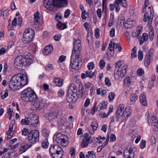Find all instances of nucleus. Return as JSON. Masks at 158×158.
<instances>
[{
  "label": "nucleus",
  "mask_w": 158,
  "mask_h": 158,
  "mask_svg": "<svg viewBox=\"0 0 158 158\" xmlns=\"http://www.w3.org/2000/svg\"><path fill=\"white\" fill-rule=\"evenodd\" d=\"M148 56H146L145 57V61L144 62V64L146 67H148L150 65L151 62V58L148 57Z\"/></svg>",
  "instance_id": "nucleus-31"
},
{
  "label": "nucleus",
  "mask_w": 158,
  "mask_h": 158,
  "mask_svg": "<svg viewBox=\"0 0 158 158\" xmlns=\"http://www.w3.org/2000/svg\"><path fill=\"white\" fill-rule=\"evenodd\" d=\"M81 41L79 39H77L74 42L73 50H79L81 51Z\"/></svg>",
  "instance_id": "nucleus-18"
},
{
  "label": "nucleus",
  "mask_w": 158,
  "mask_h": 158,
  "mask_svg": "<svg viewBox=\"0 0 158 158\" xmlns=\"http://www.w3.org/2000/svg\"><path fill=\"white\" fill-rule=\"evenodd\" d=\"M122 62L120 61L116 63L115 68L114 70V76L115 79H118L120 77H124L126 73V69L127 66L124 65L122 68Z\"/></svg>",
  "instance_id": "nucleus-4"
},
{
  "label": "nucleus",
  "mask_w": 158,
  "mask_h": 158,
  "mask_svg": "<svg viewBox=\"0 0 158 158\" xmlns=\"http://www.w3.org/2000/svg\"><path fill=\"white\" fill-rule=\"evenodd\" d=\"M138 58L139 60H141L143 59V52L141 50L138 52Z\"/></svg>",
  "instance_id": "nucleus-45"
},
{
  "label": "nucleus",
  "mask_w": 158,
  "mask_h": 158,
  "mask_svg": "<svg viewBox=\"0 0 158 158\" xmlns=\"http://www.w3.org/2000/svg\"><path fill=\"white\" fill-rule=\"evenodd\" d=\"M31 47V50L33 53H35L36 51V45L33 43L31 44L30 47Z\"/></svg>",
  "instance_id": "nucleus-46"
},
{
  "label": "nucleus",
  "mask_w": 158,
  "mask_h": 158,
  "mask_svg": "<svg viewBox=\"0 0 158 158\" xmlns=\"http://www.w3.org/2000/svg\"><path fill=\"white\" fill-rule=\"evenodd\" d=\"M99 66L101 69H102L105 66V63L103 60H101L99 63Z\"/></svg>",
  "instance_id": "nucleus-42"
},
{
  "label": "nucleus",
  "mask_w": 158,
  "mask_h": 158,
  "mask_svg": "<svg viewBox=\"0 0 158 158\" xmlns=\"http://www.w3.org/2000/svg\"><path fill=\"white\" fill-rule=\"evenodd\" d=\"M95 111L96 109H86V112L89 114H92L93 115L94 114Z\"/></svg>",
  "instance_id": "nucleus-52"
},
{
  "label": "nucleus",
  "mask_w": 158,
  "mask_h": 158,
  "mask_svg": "<svg viewBox=\"0 0 158 158\" xmlns=\"http://www.w3.org/2000/svg\"><path fill=\"white\" fill-rule=\"evenodd\" d=\"M77 89L75 86H70L68 90L66 97L67 101L70 103L74 102L77 99Z\"/></svg>",
  "instance_id": "nucleus-6"
},
{
  "label": "nucleus",
  "mask_w": 158,
  "mask_h": 158,
  "mask_svg": "<svg viewBox=\"0 0 158 158\" xmlns=\"http://www.w3.org/2000/svg\"><path fill=\"white\" fill-rule=\"evenodd\" d=\"M75 152L76 150L73 147H71L70 150V153L72 156L73 157L75 156Z\"/></svg>",
  "instance_id": "nucleus-57"
},
{
  "label": "nucleus",
  "mask_w": 158,
  "mask_h": 158,
  "mask_svg": "<svg viewBox=\"0 0 158 158\" xmlns=\"http://www.w3.org/2000/svg\"><path fill=\"white\" fill-rule=\"evenodd\" d=\"M141 39L144 41H147L148 39V34L145 33H143L142 36L141 37Z\"/></svg>",
  "instance_id": "nucleus-59"
},
{
  "label": "nucleus",
  "mask_w": 158,
  "mask_h": 158,
  "mask_svg": "<svg viewBox=\"0 0 158 158\" xmlns=\"http://www.w3.org/2000/svg\"><path fill=\"white\" fill-rule=\"evenodd\" d=\"M48 144L49 143L48 140L45 139L42 143V147L44 148H47L48 147Z\"/></svg>",
  "instance_id": "nucleus-37"
},
{
  "label": "nucleus",
  "mask_w": 158,
  "mask_h": 158,
  "mask_svg": "<svg viewBox=\"0 0 158 158\" xmlns=\"http://www.w3.org/2000/svg\"><path fill=\"white\" fill-rule=\"evenodd\" d=\"M14 132L13 130H9L6 132V134L8 135L7 139H11L13 135Z\"/></svg>",
  "instance_id": "nucleus-30"
},
{
  "label": "nucleus",
  "mask_w": 158,
  "mask_h": 158,
  "mask_svg": "<svg viewBox=\"0 0 158 158\" xmlns=\"http://www.w3.org/2000/svg\"><path fill=\"white\" fill-rule=\"evenodd\" d=\"M94 74V73L89 70L85 72V73H83L81 74V77L82 79L85 78L86 77L91 78L93 77Z\"/></svg>",
  "instance_id": "nucleus-17"
},
{
  "label": "nucleus",
  "mask_w": 158,
  "mask_h": 158,
  "mask_svg": "<svg viewBox=\"0 0 158 158\" xmlns=\"http://www.w3.org/2000/svg\"><path fill=\"white\" fill-rule=\"evenodd\" d=\"M70 14V11L69 9L66 10L64 13V17L65 18H68Z\"/></svg>",
  "instance_id": "nucleus-61"
},
{
  "label": "nucleus",
  "mask_w": 158,
  "mask_h": 158,
  "mask_svg": "<svg viewBox=\"0 0 158 158\" xmlns=\"http://www.w3.org/2000/svg\"><path fill=\"white\" fill-rule=\"evenodd\" d=\"M81 61H80L78 60H72L71 59L70 62H71V66L72 68L76 70H78L79 68V64L80 63V62Z\"/></svg>",
  "instance_id": "nucleus-19"
},
{
  "label": "nucleus",
  "mask_w": 158,
  "mask_h": 158,
  "mask_svg": "<svg viewBox=\"0 0 158 158\" xmlns=\"http://www.w3.org/2000/svg\"><path fill=\"white\" fill-rule=\"evenodd\" d=\"M113 42L111 41L109 45L108 49L110 51H113L114 50V48H113Z\"/></svg>",
  "instance_id": "nucleus-53"
},
{
  "label": "nucleus",
  "mask_w": 158,
  "mask_h": 158,
  "mask_svg": "<svg viewBox=\"0 0 158 158\" xmlns=\"http://www.w3.org/2000/svg\"><path fill=\"white\" fill-rule=\"evenodd\" d=\"M140 101L141 104L144 106L147 105V102L146 100V94L143 93L141 94L139 97Z\"/></svg>",
  "instance_id": "nucleus-20"
},
{
  "label": "nucleus",
  "mask_w": 158,
  "mask_h": 158,
  "mask_svg": "<svg viewBox=\"0 0 158 158\" xmlns=\"http://www.w3.org/2000/svg\"><path fill=\"white\" fill-rule=\"evenodd\" d=\"M136 151V148L133 147H127L124 150L123 153L124 158H133L134 152Z\"/></svg>",
  "instance_id": "nucleus-8"
},
{
  "label": "nucleus",
  "mask_w": 158,
  "mask_h": 158,
  "mask_svg": "<svg viewBox=\"0 0 158 158\" xmlns=\"http://www.w3.org/2000/svg\"><path fill=\"white\" fill-rule=\"evenodd\" d=\"M89 142V141L84 139L81 144V146L83 148L87 146Z\"/></svg>",
  "instance_id": "nucleus-49"
},
{
  "label": "nucleus",
  "mask_w": 158,
  "mask_h": 158,
  "mask_svg": "<svg viewBox=\"0 0 158 158\" xmlns=\"http://www.w3.org/2000/svg\"><path fill=\"white\" fill-rule=\"evenodd\" d=\"M30 42L33 41L35 35L34 31L30 29Z\"/></svg>",
  "instance_id": "nucleus-40"
},
{
  "label": "nucleus",
  "mask_w": 158,
  "mask_h": 158,
  "mask_svg": "<svg viewBox=\"0 0 158 158\" xmlns=\"http://www.w3.org/2000/svg\"><path fill=\"white\" fill-rule=\"evenodd\" d=\"M106 107L107 105L104 102H102L100 103L98 107V108L99 109H106Z\"/></svg>",
  "instance_id": "nucleus-38"
},
{
  "label": "nucleus",
  "mask_w": 158,
  "mask_h": 158,
  "mask_svg": "<svg viewBox=\"0 0 158 158\" xmlns=\"http://www.w3.org/2000/svg\"><path fill=\"white\" fill-rule=\"evenodd\" d=\"M53 69V67L52 65L50 64H48L45 67V69L48 71H51Z\"/></svg>",
  "instance_id": "nucleus-55"
},
{
  "label": "nucleus",
  "mask_w": 158,
  "mask_h": 158,
  "mask_svg": "<svg viewBox=\"0 0 158 158\" xmlns=\"http://www.w3.org/2000/svg\"><path fill=\"white\" fill-rule=\"evenodd\" d=\"M29 130L24 128L22 131V134L23 135L26 136L29 134Z\"/></svg>",
  "instance_id": "nucleus-51"
},
{
  "label": "nucleus",
  "mask_w": 158,
  "mask_h": 158,
  "mask_svg": "<svg viewBox=\"0 0 158 158\" xmlns=\"http://www.w3.org/2000/svg\"><path fill=\"white\" fill-rule=\"evenodd\" d=\"M53 81L57 86L60 87L62 85L63 80H61L59 78L55 77L53 79Z\"/></svg>",
  "instance_id": "nucleus-24"
},
{
  "label": "nucleus",
  "mask_w": 158,
  "mask_h": 158,
  "mask_svg": "<svg viewBox=\"0 0 158 158\" xmlns=\"http://www.w3.org/2000/svg\"><path fill=\"white\" fill-rule=\"evenodd\" d=\"M113 112L112 109H109L107 113L106 114L104 112L101 114V117L103 118L107 117L110 114Z\"/></svg>",
  "instance_id": "nucleus-35"
},
{
  "label": "nucleus",
  "mask_w": 158,
  "mask_h": 158,
  "mask_svg": "<svg viewBox=\"0 0 158 158\" xmlns=\"http://www.w3.org/2000/svg\"><path fill=\"white\" fill-rule=\"evenodd\" d=\"M53 139L59 145L64 147L68 145V139L66 135L59 133L54 135Z\"/></svg>",
  "instance_id": "nucleus-7"
},
{
  "label": "nucleus",
  "mask_w": 158,
  "mask_h": 158,
  "mask_svg": "<svg viewBox=\"0 0 158 158\" xmlns=\"http://www.w3.org/2000/svg\"><path fill=\"white\" fill-rule=\"evenodd\" d=\"M154 50L153 49L151 48L148 51V53H147L146 55V56H148V57L151 58V57L152 55H153Z\"/></svg>",
  "instance_id": "nucleus-44"
},
{
  "label": "nucleus",
  "mask_w": 158,
  "mask_h": 158,
  "mask_svg": "<svg viewBox=\"0 0 158 158\" xmlns=\"http://www.w3.org/2000/svg\"><path fill=\"white\" fill-rule=\"evenodd\" d=\"M30 147V145H28L27 143H23L21 144V148L20 149V150L22 151V152H25L27 150V149L28 148Z\"/></svg>",
  "instance_id": "nucleus-28"
},
{
  "label": "nucleus",
  "mask_w": 158,
  "mask_h": 158,
  "mask_svg": "<svg viewBox=\"0 0 158 158\" xmlns=\"http://www.w3.org/2000/svg\"><path fill=\"white\" fill-rule=\"evenodd\" d=\"M28 79L27 76L22 73L15 75L11 78L9 83V86L12 90H17L20 86L22 87L27 84Z\"/></svg>",
  "instance_id": "nucleus-1"
},
{
  "label": "nucleus",
  "mask_w": 158,
  "mask_h": 158,
  "mask_svg": "<svg viewBox=\"0 0 158 158\" xmlns=\"http://www.w3.org/2000/svg\"><path fill=\"white\" fill-rule=\"evenodd\" d=\"M22 41L24 44L30 42V28L26 29L23 32Z\"/></svg>",
  "instance_id": "nucleus-12"
},
{
  "label": "nucleus",
  "mask_w": 158,
  "mask_h": 158,
  "mask_svg": "<svg viewBox=\"0 0 158 158\" xmlns=\"http://www.w3.org/2000/svg\"><path fill=\"white\" fill-rule=\"evenodd\" d=\"M37 99L38 97L34 91L30 89V102H35Z\"/></svg>",
  "instance_id": "nucleus-21"
},
{
  "label": "nucleus",
  "mask_w": 158,
  "mask_h": 158,
  "mask_svg": "<svg viewBox=\"0 0 158 158\" xmlns=\"http://www.w3.org/2000/svg\"><path fill=\"white\" fill-rule=\"evenodd\" d=\"M21 98L26 102H30V87L23 90L21 95Z\"/></svg>",
  "instance_id": "nucleus-11"
},
{
  "label": "nucleus",
  "mask_w": 158,
  "mask_h": 158,
  "mask_svg": "<svg viewBox=\"0 0 158 158\" xmlns=\"http://www.w3.org/2000/svg\"><path fill=\"white\" fill-rule=\"evenodd\" d=\"M43 5L46 8L51 11L54 6H66L68 5V1L67 0H44Z\"/></svg>",
  "instance_id": "nucleus-3"
},
{
  "label": "nucleus",
  "mask_w": 158,
  "mask_h": 158,
  "mask_svg": "<svg viewBox=\"0 0 158 158\" xmlns=\"http://www.w3.org/2000/svg\"><path fill=\"white\" fill-rule=\"evenodd\" d=\"M131 111L130 109H124L123 113L122 116L127 119L130 114Z\"/></svg>",
  "instance_id": "nucleus-26"
},
{
  "label": "nucleus",
  "mask_w": 158,
  "mask_h": 158,
  "mask_svg": "<svg viewBox=\"0 0 158 158\" xmlns=\"http://www.w3.org/2000/svg\"><path fill=\"white\" fill-rule=\"evenodd\" d=\"M98 127V123L96 121L93 122L90 126L88 128V131L91 135H93L94 134V131L97 129Z\"/></svg>",
  "instance_id": "nucleus-14"
},
{
  "label": "nucleus",
  "mask_w": 158,
  "mask_h": 158,
  "mask_svg": "<svg viewBox=\"0 0 158 158\" xmlns=\"http://www.w3.org/2000/svg\"><path fill=\"white\" fill-rule=\"evenodd\" d=\"M137 96L135 93L132 94L130 96V103L131 105L133 104L137 98Z\"/></svg>",
  "instance_id": "nucleus-22"
},
{
  "label": "nucleus",
  "mask_w": 158,
  "mask_h": 158,
  "mask_svg": "<svg viewBox=\"0 0 158 158\" xmlns=\"http://www.w3.org/2000/svg\"><path fill=\"white\" fill-rule=\"evenodd\" d=\"M136 24L135 21L132 19H128L126 22L123 23V24L125 28L127 29L131 28L132 27Z\"/></svg>",
  "instance_id": "nucleus-15"
},
{
  "label": "nucleus",
  "mask_w": 158,
  "mask_h": 158,
  "mask_svg": "<svg viewBox=\"0 0 158 158\" xmlns=\"http://www.w3.org/2000/svg\"><path fill=\"white\" fill-rule=\"evenodd\" d=\"M66 58V56L61 55L60 56L58 61L59 62H63L65 60Z\"/></svg>",
  "instance_id": "nucleus-60"
},
{
  "label": "nucleus",
  "mask_w": 158,
  "mask_h": 158,
  "mask_svg": "<svg viewBox=\"0 0 158 158\" xmlns=\"http://www.w3.org/2000/svg\"><path fill=\"white\" fill-rule=\"evenodd\" d=\"M49 115L50 117H52V119H56L59 116L58 112H56L55 111L52 112L50 113Z\"/></svg>",
  "instance_id": "nucleus-29"
},
{
  "label": "nucleus",
  "mask_w": 158,
  "mask_h": 158,
  "mask_svg": "<svg viewBox=\"0 0 158 158\" xmlns=\"http://www.w3.org/2000/svg\"><path fill=\"white\" fill-rule=\"evenodd\" d=\"M28 119V118L22 119L21 121V124L23 125H28L29 123V121Z\"/></svg>",
  "instance_id": "nucleus-41"
},
{
  "label": "nucleus",
  "mask_w": 158,
  "mask_h": 158,
  "mask_svg": "<svg viewBox=\"0 0 158 158\" xmlns=\"http://www.w3.org/2000/svg\"><path fill=\"white\" fill-rule=\"evenodd\" d=\"M13 111L12 109H8L7 112V113L8 114V117L10 120L11 119Z\"/></svg>",
  "instance_id": "nucleus-54"
},
{
  "label": "nucleus",
  "mask_w": 158,
  "mask_h": 158,
  "mask_svg": "<svg viewBox=\"0 0 158 158\" xmlns=\"http://www.w3.org/2000/svg\"><path fill=\"white\" fill-rule=\"evenodd\" d=\"M57 27L59 29L62 30L65 29L67 27V26L64 24L59 23L57 24Z\"/></svg>",
  "instance_id": "nucleus-33"
},
{
  "label": "nucleus",
  "mask_w": 158,
  "mask_h": 158,
  "mask_svg": "<svg viewBox=\"0 0 158 158\" xmlns=\"http://www.w3.org/2000/svg\"><path fill=\"white\" fill-rule=\"evenodd\" d=\"M39 122L38 116L33 114H30V128L37 127Z\"/></svg>",
  "instance_id": "nucleus-10"
},
{
  "label": "nucleus",
  "mask_w": 158,
  "mask_h": 158,
  "mask_svg": "<svg viewBox=\"0 0 158 158\" xmlns=\"http://www.w3.org/2000/svg\"><path fill=\"white\" fill-rule=\"evenodd\" d=\"M152 118L153 119L152 120L154 121L152 123V125L154 126L153 128L156 131L158 132V124L157 123V120L154 116H153Z\"/></svg>",
  "instance_id": "nucleus-27"
},
{
  "label": "nucleus",
  "mask_w": 158,
  "mask_h": 158,
  "mask_svg": "<svg viewBox=\"0 0 158 158\" xmlns=\"http://www.w3.org/2000/svg\"><path fill=\"white\" fill-rule=\"evenodd\" d=\"M53 51V47L52 45L49 44L45 47L43 51L44 55H48L51 54Z\"/></svg>",
  "instance_id": "nucleus-16"
},
{
  "label": "nucleus",
  "mask_w": 158,
  "mask_h": 158,
  "mask_svg": "<svg viewBox=\"0 0 158 158\" xmlns=\"http://www.w3.org/2000/svg\"><path fill=\"white\" fill-rule=\"evenodd\" d=\"M150 19H152L151 17H149V14L147 12H146L144 15L143 21L146 22L148 21V20H149Z\"/></svg>",
  "instance_id": "nucleus-39"
},
{
  "label": "nucleus",
  "mask_w": 158,
  "mask_h": 158,
  "mask_svg": "<svg viewBox=\"0 0 158 158\" xmlns=\"http://www.w3.org/2000/svg\"><path fill=\"white\" fill-rule=\"evenodd\" d=\"M154 31L152 27L149 26V37L151 40H152L154 37Z\"/></svg>",
  "instance_id": "nucleus-25"
},
{
  "label": "nucleus",
  "mask_w": 158,
  "mask_h": 158,
  "mask_svg": "<svg viewBox=\"0 0 158 158\" xmlns=\"http://www.w3.org/2000/svg\"><path fill=\"white\" fill-rule=\"evenodd\" d=\"M30 65V53H28L26 55L18 56L14 61L15 68L19 70H23L25 66Z\"/></svg>",
  "instance_id": "nucleus-2"
},
{
  "label": "nucleus",
  "mask_w": 158,
  "mask_h": 158,
  "mask_svg": "<svg viewBox=\"0 0 158 158\" xmlns=\"http://www.w3.org/2000/svg\"><path fill=\"white\" fill-rule=\"evenodd\" d=\"M15 123V120H13L10 122V124L9 125V130H13V126Z\"/></svg>",
  "instance_id": "nucleus-62"
},
{
  "label": "nucleus",
  "mask_w": 158,
  "mask_h": 158,
  "mask_svg": "<svg viewBox=\"0 0 158 158\" xmlns=\"http://www.w3.org/2000/svg\"><path fill=\"white\" fill-rule=\"evenodd\" d=\"M136 48L135 46L134 47L131 51V57L132 58H134L136 56Z\"/></svg>",
  "instance_id": "nucleus-34"
},
{
  "label": "nucleus",
  "mask_w": 158,
  "mask_h": 158,
  "mask_svg": "<svg viewBox=\"0 0 158 158\" xmlns=\"http://www.w3.org/2000/svg\"><path fill=\"white\" fill-rule=\"evenodd\" d=\"M50 152L53 158H61L63 151L62 148L57 145H52L49 148Z\"/></svg>",
  "instance_id": "nucleus-5"
},
{
  "label": "nucleus",
  "mask_w": 158,
  "mask_h": 158,
  "mask_svg": "<svg viewBox=\"0 0 158 158\" xmlns=\"http://www.w3.org/2000/svg\"><path fill=\"white\" fill-rule=\"evenodd\" d=\"M90 103V100L89 98H87L86 99L84 106L85 107L88 106Z\"/></svg>",
  "instance_id": "nucleus-64"
},
{
  "label": "nucleus",
  "mask_w": 158,
  "mask_h": 158,
  "mask_svg": "<svg viewBox=\"0 0 158 158\" xmlns=\"http://www.w3.org/2000/svg\"><path fill=\"white\" fill-rule=\"evenodd\" d=\"M115 29L112 28L110 30V37H113L115 35Z\"/></svg>",
  "instance_id": "nucleus-58"
},
{
  "label": "nucleus",
  "mask_w": 158,
  "mask_h": 158,
  "mask_svg": "<svg viewBox=\"0 0 158 158\" xmlns=\"http://www.w3.org/2000/svg\"><path fill=\"white\" fill-rule=\"evenodd\" d=\"M86 14L87 13L86 12L85 10L82 12L81 17L82 18L83 22H85V19L86 18Z\"/></svg>",
  "instance_id": "nucleus-47"
},
{
  "label": "nucleus",
  "mask_w": 158,
  "mask_h": 158,
  "mask_svg": "<svg viewBox=\"0 0 158 158\" xmlns=\"http://www.w3.org/2000/svg\"><path fill=\"white\" fill-rule=\"evenodd\" d=\"M124 110V109H117L116 113L117 116L118 118L122 116L123 115V113Z\"/></svg>",
  "instance_id": "nucleus-36"
},
{
  "label": "nucleus",
  "mask_w": 158,
  "mask_h": 158,
  "mask_svg": "<svg viewBox=\"0 0 158 158\" xmlns=\"http://www.w3.org/2000/svg\"><path fill=\"white\" fill-rule=\"evenodd\" d=\"M125 85L126 84L127 85H129L131 83V80L130 77H126L124 79L123 81Z\"/></svg>",
  "instance_id": "nucleus-32"
},
{
  "label": "nucleus",
  "mask_w": 158,
  "mask_h": 158,
  "mask_svg": "<svg viewBox=\"0 0 158 158\" xmlns=\"http://www.w3.org/2000/svg\"><path fill=\"white\" fill-rule=\"evenodd\" d=\"M144 73V70L141 68L139 69L137 71V74L139 76H141Z\"/></svg>",
  "instance_id": "nucleus-50"
},
{
  "label": "nucleus",
  "mask_w": 158,
  "mask_h": 158,
  "mask_svg": "<svg viewBox=\"0 0 158 158\" xmlns=\"http://www.w3.org/2000/svg\"><path fill=\"white\" fill-rule=\"evenodd\" d=\"M34 24L35 25H38L39 23V20L40 18V14L39 12H36L34 13Z\"/></svg>",
  "instance_id": "nucleus-23"
},
{
  "label": "nucleus",
  "mask_w": 158,
  "mask_h": 158,
  "mask_svg": "<svg viewBox=\"0 0 158 158\" xmlns=\"http://www.w3.org/2000/svg\"><path fill=\"white\" fill-rule=\"evenodd\" d=\"M146 144V142L144 140H142L141 141L140 147L141 149H143L145 147Z\"/></svg>",
  "instance_id": "nucleus-63"
},
{
  "label": "nucleus",
  "mask_w": 158,
  "mask_h": 158,
  "mask_svg": "<svg viewBox=\"0 0 158 158\" xmlns=\"http://www.w3.org/2000/svg\"><path fill=\"white\" fill-rule=\"evenodd\" d=\"M80 51L79 50H72L71 59L72 60H78L81 61Z\"/></svg>",
  "instance_id": "nucleus-13"
},
{
  "label": "nucleus",
  "mask_w": 158,
  "mask_h": 158,
  "mask_svg": "<svg viewBox=\"0 0 158 158\" xmlns=\"http://www.w3.org/2000/svg\"><path fill=\"white\" fill-rule=\"evenodd\" d=\"M94 67V64L93 62H90L89 63L87 67L88 70L89 71L92 69Z\"/></svg>",
  "instance_id": "nucleus-56"
},
{
  "label": "nucleus",
  "mask_w": 158,
  "mask_h": 158,
  "mask_svg": "<svg viewBox=\"0 0 158 158\" xmlns=\"http://www.w3.org/2000/svg\"><path fill=\"white\" fill-rule=\"evenodd\" d=\"M39 134L37 130H33L30 131V143H34L39 140Z\"/></svg>",
  "instance_id": "nucleus-9"
},
{
  "label": "nucleus",
  "mask_w": 158,
  "mask_h": 158,
  "mask_svg": "<svg viewBox=\"0 0 158 158\" xmlns=\"http://www.w3.org/2000/svg\"><path fill=\"white\" fill-rule=\"evenodd\" d=\"M114 96L115 94L114 93L111 92L109 93L108 97L109 100L110 101H112L114 99Z\"/></svg>",
  "instance_id": "nucleus-43"
},
{
  "label": "nucleus",
  "mask_w": 158,
  "mask_h": 158,
  "mask_svg": "<svg viewBox=\"0 0 158 158\" xmlns=\"http://www.w3.org/2000/svg\"><path fill=\"white\" fill-rule=\"evenodd\" d=\"M154 84V80L153 79H152L150 81H149L148 88L149 89H151L152 87L153 86Z\"/></svg>",
  "instance_id": "nucleus-48"
}]
</instances>
